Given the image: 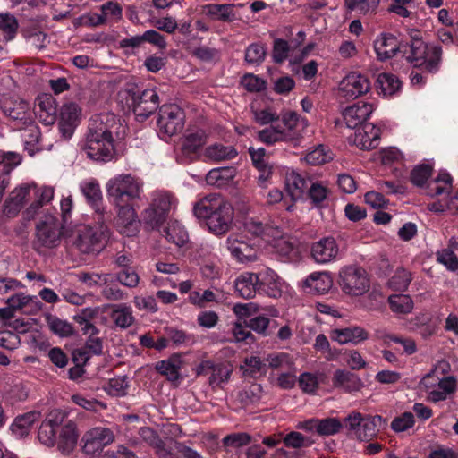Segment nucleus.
<instances>
[{
    "label": "nucleus",
    "mask_w": 458,
    "mask_h": 458,
    "mask_svg": "<svg viewBox=\"0 0 458 458\" xmlns=\"http://www.w3.org/2000/svg\"><path fill=\"white\" fill-rule=\"evenodd\" d=\"M141 192L142 183L131 174L115 176L106 183L107 199L117 208V226L120 233L128 237L139 231L134 205L140 199Z\"/></svg>",
    "instance_id": "f257e3e1"
},
{
    "label": "nucleus",
    "mask_w": 458,
    "mask_h": 458,
    "mask_svg": "<svg viewBox=\"0 0 458 458\" xmlns=\"http://www.w3.org/2000/svg\"><path fill=\"white\" fill-rule=\"evenodd\" d=\"M255 121L260 125H267L258 131L257 139L267 146L277 143H290L293 146L299 144L301 133L297 129L300 115L294 111H287L280 115L270 109L256 111Z\"/></svg>",
    "instance_id": "f03ea898"
},
{
    "label": "nucleus",
    "mask_w": 458,
    "mask_h": 458,
    "mask_svg": "<svg viewBox=\"0 0 458 458\" xmlns=\"http://www.w3.org/2000/svg\"><path fill=\"white\" fill-rule=\"evenodd\" d=\"M108 122V114H98L89 121L82 149L92 160L106 163L114 155V139Z\"/></svg>",
    "instance_id": "7ed1b4c3"
},
{
    "label": "nucleus",
    "mask_w": 458,
    "mask_h": 458,
    "mask_svg": "<svg viewBox=\"0 0 458 458\" xmlns=\"http://www.w3.org/2000/svg\"><path fill=\"white\" fill-rule=\"evenodd\" d=\"M193 213L216 235L228 232L233 217V208L222 199L213 196L205 197L197 202Z\"/></svg>",
    "instance_id": "20e7f679"
},
{
    "label": "nucleus",
    "mask_w": 458,
    "mask_h": 458,
    "mask_svg": "<svg viewBox=\"0 0 458 458\" xmlns=\"http://www.w3.org/2000/svg\"><path fill=\"white\" fill-rule=\"evenodd\" d=\"M93 219L96 224L94 226H84L78 231L74 244L81 253H99L110 237L111 233L106 225L110 216L98 214Z\"/></svg>",
    "instance_id": "39448f33"
},
{
    "label": "nucleus",
    "mask_w": 458,
    "mask_h": 458,
    "mask_svg": "<svg viewBox=\"0 0 458 458\" xmlns=\"http://www.w3.org/2000/svg\"><path fill=\"white\" fill-rule=\"evenodd\" d=\"M126 105L132 109L139 122L147 120L159 106V97L155 88L140 89L128 86L124 90Z\"/></svg>",
    "instance_id": "423d86ee"
},
{
    "label": "nucleus",
    "mask_w": 458,
    "mask_h": 458,
    "mask_svg": "<svg viewBox=\"0 0 458 458\" xmlns=\"http://www.w3.org/2000/svg\"><path fill=\"white\" fill-rule=\"evenodd\" d=\"M63 225L57 217V212H47L36 226V239L33 248L39 250L41 248H54L61 241Z\"/></svg>",
    "instance_id": "0eeeda50"
},
{
    "label": "nucleus",
    "mask_w": 458,
    "mask_h": 458,
    "mask_svg": "<svg viewBox=\"0 0 458 458\" xmlns=\"http://www.w3.org/2000/svg\"><path fill=\"white\" fill-rule=\"evenodd\" d=\"M233 312L238 318H244L246 327L263 336L271 335L278 327L276 319L264 314H256L257 306L252 302L234 305Z\"/></svg>",
    "instance_id": "6e6552de"
},
{
    "label": "nucleus",
    "mask_w": 458,
    "mask_h": 458,
    "mask_svg": "<svg viewBox=\"0 0 458 458\" xmlns=\"http://www.w3.org/2000/svg\"><path fill=\"white\" fill-rule=\"evenodd\" d=\"M344 421L347 423L349 431L352 432L359 441L369 442L377 435L382 417L352 412L344 419Z\"/></svg>",
    "instance_id": "1a4fd4ad"
},
{
    "label": "nucleus",
    "mask_w": 458,
    "mask_h": 458,
    "mask_svg": "<svg viewBox=\"0 0 458 458\" xmlns=\"http://www.w3.org/2000/svg\"><path fill=\"white\" fill-rule=\"evenodd\" d=\"M339 284L346 294L360 296L369 289L367 271L355 265L347 266L339 272Z\"/></svg>",
    "instance_id": "9d476101"
},
{
    "label": "nucleus",
    "mask_w": 458,
    "mask_h": 458,
    "mask_svg": "<svg viewBox=\"0 0 458 458\" xmlns=\"http://www.w3.org/2000/svg\"><path fill=\"white\" fill-rule=\"evenodd\" d=\"M184 112L175 104H165L159 107L157 125L162 138H170L182 131L184 126Z\"/></svg>",
    "instance_id": "9b49d317"
},
{
    "label": "nucleus",
    "mask_w": 458,
    "mask_h": 458,
    "mask_svg": "<svg viewBox=\"0 0 458 458\" xmlns=\"http://www.w3.org/2000/svg\"><path fill=\"white\" fill-rule=\"evenodd\" d=\"M310 253L314 262L325 265L337 259L339 246L334 237L327 236L312 242Z\"/></svg>",
    "instance_id": "f8f14e48"
},
{
    "label": "nucleus",
    "mask_w": 458,
    "mask_h": 458,
    "mask_svg": "<svg viewBox=\"0 0 458 458\" xmlns=\"http://www.w3.org/2000/svg\"><path fill=\"white\" fill-rule=\"evenodd\" d=\"M371 88L368 76L360 72H351L340 82L339 89L343 97L355 99L367 94Z\"/></svg>",
    "instance_id": "ddd939ff"
},
{
    "label": "nucleus",
    "mask_w": 458,
    "mask_h": 458,
    "mask_svg": "<svg viewBox=\"0 0 458 458\" xmlns=\"http://www.w3.org/2000/svg\"><path fill=\"white\" fill-rule=\"evenodd\" d=\"M81 108L73 102L65 103L62 106L59 114L58 128L62 137L69 140L74 133L80 123Z\"/></svg>",
    "instance_id": "4468645a"
},
{
    "label": "nucleus",
    "mask_w": 458,
    "mask_h": 458,
    "mask_svg": "<svg viewBox=\"0 0 458 458\" xmlns=\"http://www.w3.org/2000/svg\"><path fill=\"white\" fill-rule=\"evenodd\" d=\"M259 293L271 298H278L282 294L281 279L277 274L269 267H262L255 273Z\"/></svg>",
    "instance_id": "2eb2a0df"
},
{
    "label": "nucleus",
    "mask_w": 458,
    "mask_h": 458,
    "mask_svg": "<svg viewBox=\"0 0 458 458\" xmlns=\"http://www.w3.org/2000/svg\"><path fill=\"white\" fill-rule=\"evenodd\" d=\"M373 112V106L367 102L359 101L347 106L343 112L345 124L350 129H356L367 123V119Z\"/></svg>",
    "instance_id": "dca6fc26"
},
{
    "label": "nucleus",
    "mask_w": 458,
    "mask_h": 458,
    "mask_svg": "<svg viewBox=\"0 0 458 458\" xmlns=\"http://www.w3.org/2000/svg\"><path fill=\"white\" fill-rule=\"evenodd\" d=\"M373 47L378 61L386 62L393 58L400 51L397 37L392 33H380L374 40Z\"/></svg>",
    "instance_id": "f3484780"
},
{
    "label": "nucleus",
    "mask_w": 458,
    "mask_h": 458,
    "mask_svg": "<svg viewBox=\"0 0 458 458\" xmlns=\"http://www.w3.org/2000/svg\"><path fill=\"white\" fill-rule=\"evenodd\" d=\"M354 144L360 149H373L378 146L380 129L373 123H364L355 129Z\"/></svg>",
    "instance_id": "a211bd4d"
},
{
    "label": "nucleus",
    "mask_w": 458,
    "mask_h": 458,
    "mask_svg": "<svg viewBox=\"0 0 458 458\" xmlns=\"http://www.w3.org/2000/svg\"><path fill=\"white\" fill-rule=\"evenodd\" d=\"M80 190L85 197L87 203L94 209V216L105 214L102 207L103 198L100 185L94 178L84 180L80 183Z\"/></svg>",
    "instance_id": "6ab92c4d"
},
{
    "label": "nucleus",
    "mask_w": 458,
    "mask_h": 458,
    "mask_svg": "<svg viewBox=\"0 0 458 458\" xmlns=\"http://www.w3.org/2000/svg\"><path fill=\"white\" fill-rule=\"evenodd\" d=\"M41 418V413L38 411H30L14 418L10 425V431L16 438L21 439L27 437L34 424Z\"/></svg>",
    "instance_id": "aec40b11"
},
{
    "label": "nucleus",
    "mask_w": 458,
    "mask_h": 458,
    "mask_svg": "<svg viewBox=\"0 0 458 458\" xmlns=\"http://www.w3.org/2000/svg\"><path fill=\"white\" fill-rule=\"evenodd\" d=\"M236 5L233 4H207L203 13L212 21L231 23L237 19Z\"/></svg>",
    "instance_id": "412c9836"
},
{
    "label": "nucleus",
    "mask_w": 458,
    "mask_h": 458,
    "mask_svg": "<svg viewBox=\"0 0 458 458\" xmlns=\"http://www.w3.org/2000/svg\"><path fill=\"white\" fill-rule=\"evenodd\" d=\"M4 113L15 123V126L21 128L33 123V115L30 109L29 103L20 101L19 103H11L4 106Z\"/></svg>",
    "instance_id": "4be33fe9"
},
{
    "label": "nucleus",
    "mask_w": 458,
    "mask_h": 458,
    "mask_svg": "<svg viewBox=\"0 0 458 458\" xmlns=\"http://www.w3.org/2000/svg\"><path fill=\"white\" fill-rule=\"evenodd\" d=\"M30 192V187L29 185L16 187L4 204V215L9 218L15 217L23 208Z\"/></svg>",
    "instance_id": "5701e85b"
},
{
    "label": "nucleus",
    "mask_w": 458,
    "mask_h": 458,
    "mask_svg": "<svg viewBox=\"0 0 458 458\" xmlns=\"http://www.w3.org/2000/svg\"><path fill=\"white\" fill-rule=\"evenodd\" d=\"M227 248L231 255L242 263L252 261L257 256V250L253 244L245 242L242 238L229 237L227 239Z\"/></svg>",
    "instance_id": "b1692460"
},
{
    "label": "nucleus",
    "mask_w": 458,
    "mask_h": 458,
    "mask_svg": "<svg viewBox=\"0 0 458 458\" xmlns=\"http://www.w3.org/2000/svg\"><path fill=\"white\" fill-rule=\"evenodd\" d=\"M333 386L345 393L358 392L363 383L358 375L344 369H336L332 378Z\"/></svg>",
    "instance_id": "393cba45"
},
{
    "label": "nucleus",
    "mask_w": 458,
    "mask_h": 458,
    "mask_svg": "<svg viewBox=\"0 0 458 458\" xmlns=\"http://www.w3.org/2000/svg\"><path fill=\"white\" fill-rule=\"evenodd\" d=\"M58 433L56 442L58 449L63 454L72 453L77 445L79 437L76 424L70 420L60 427Z\"/></svg>",
    "instance_id": "a878e982"
},
{
    "label": "nucleus",
    "mask_w": 458,
    "mask_h": 458,
    "mask_svg": "<svg viewBox=\"0 0 458 458\" xmlns=\"http://www.w3.org/2000/svg\"><path fill=\"white\" fill-rule=\"evenodd\" d=\"M60 421L57 416L54 417V415L50 413L48 417L42 421L38 428V440L47 446H54L57 442Z\"/></svg>",
    "instance_id": "bb28decb"
},
{
    "label": "nucleus",
    "mask_w": 458,
    "mask_h": 458,
    "mask_svg": "<svg viewBox=\"0 0 458 458\" xmlns=\"http://www.w3.org/2000/svg\"><path fill=\"white\" fill-rule=\"evenodd\" d=\"M375 88L379 96L391 98L399 93L402 82L396 75L382 72L378 74L375 81Z\"/></svg>",
    "instance_id": "cd10ccee"
},
{
    "label": "nucleus",
    "mask_w": 458,
    "mask_h": 458,
    "mask_svg": "<svg viewBox=\"0 0 458 458\" xmlns=\"http://www.w3.org/2000/svg\"><path fill=\"white\" fill-rule=\"evenodd\" d=\"M255 273H242L234 281L235 293L243 299L253 298L259 293Z\"/></svg>",
    "instance_id": "c85d7f7f"
},
{
    "label": "nucleus",
    "mask_w": 458,
    "mask_h": 458,
    "mask_svg": "<svg viewBox=\"0 0 458 458\" xmlns=\"http://www.w3.org/2000/svg\"><path fill=\"white\" fill-rule=\"evenodd\" d=\"M369 337V333L360 327H348L332 331L331 339L341 344L346 343L359 344Z\"/></svg>",
    "instance_id": "c756f323"
},
{
    "label": "nucleus",
    "mask_w": 458,
    "mask_h": 458,
    "mask_svg": "<svg viewBox=\"0 0 458 458\" xmlns=\"http://www.w3.org/2000/svg\"><path fill=\"white\" fill-rule=\"evenodd\" d=\"M238 155L233 146H225L221 143H214L205 148L203 157L205 160L212 162H223L234 158Z\"/></svg>",
    "instance_id": "7c9ffc66"
},
{
    "label": "nucleus",
    "mask_w": 458,
    "mask_h": 458,
    "mask_svg": "<svg viewBox=\"0 0 458 458\" xmlns=\"http://www.w3.org/2000/svg\"><path fill=\"white\" fill-rule=\"evenodd\" d=\"M304 284L310 292L325 294L332 287L333 279L328 272H315L308 276Z\"/></svg>",
    "instance_id": "2f4dec72"
},
{
    "label": "nucleus",
    "mask_w": 458,
    "mask_h": 458,
    "mask_svg": "<svg viewBox=\"0 0 458 458\" xmlns=\"http://www.w3.org/2000/svg\"><path fill=\"white\" fill-rule=\"evenodd\" d=\"M206 134L203 131H196L187 134L182 144V154L189 160H192L200 148L205 144Z\"/></svg>",
    "instance_id": "473e14b6"
},
{
    "label": "nucleus",
    "mask_w": 458,
    "mask_h": 458,
    "mask_svg": "<svg viewBox=\"0 0 458 458\" xmlns=\"http://www.w3.org/2000/svg\"><path fill=\"white\" fill-rule=\"evenodd\" d=\"M266 149L264 148H250L249 154L250 156L254 167L259 171L258 179L260 182H267L272 174V166L266 159Z\"/></svg>",
    "instance_id": "72a5a7b5"
},
{
    "label": "nucleus",
    "mask_w": 458,
    "mask_h": 458,
    "mask_svg": "<svg viewBox=\"0 0 458 458\" xmlns=\"http://www.w3.org/2000/svg\"><path fill=\"white\" fill-rule=\"evenodd\" d=\"M442 60V47L440 45L429 44L428 51H427V55L424 60L421 61L420 69L422 72H427L428 73H437L441 68Z\"/></svg>",
    "instance_id": "f704fd0d"
},
{
    "label": "nucleus",
    "mask_w": 458,
    "mask_h": 458,
    "mask_svg": "<svg viewBox=\"0 0 458 458\" xmlns=\"http://www.w3.org/2000/svg\"><path fill=\"white\" fill-rule=\"evenodd\" d=\"M310 183V181L294 172L287 174L285 180L287 192L293 200L301 199Z\"/></svg>",
    "instance_id": "c9c22d12"
},
{
    "label": "nucleus",
    "mask_w": 458,
    "mask_h": 458,
    "mask_svg": "<svg viewBox=\"0 0 458 458\" xmlns=\"http://www.w3.org/2000/svg\"><path fill=\"white\" fill-rule=\"evenodd\" d=\"M38 106L40 117L47 124H52L57 117L58 106L55 98L49 94H43L38 98Z\"/></svg>",
    "instance_id": "e433bc0d"
},
{
    "label": "nucleus",
    "mask_w": 458,
    "mask_h": 458,
    "mask_svg": "<svg viewBox=\"0 0 458 458\" xmlns=\"http://www.w3.org/2000/svg\"><path fill=\"white\" fill-rule=\"evenodd\" d=\"M166 240L177 247H182L189 242V234L185 227L177 220L169 221L165 229Z\"/></svg>",
    "instance_id": "4c0bfd02"
},
{
    "label": "nucleus",
    "mask_w": 458,
    "mask_h": 458,
    "mask_svg": "<svg viewBox=\"0 0 458 458\" xmlns=\"http://www.w3.org/2000/svg\"><path fill=\"white\" fill-rule=\"evenodd\" d=\"M344 3L349 12L370 17L377 13L380 0H344Z\"/></svg>",
    "instance_id": "58836bf2"
},
{
    "label": "nucleus",
    "mask_w": 458,
    "mask_h": 458,
    "mask_svg": "<svg viewBox=\"0 0 458 458\" xmlns=\"http://www.w3.org/2000/svg\"><path fill=\"white\" fill-rule=\"evenodd\" d=\"M155 369L171 382L177 381L180 378L181 361L178 356L174 355L168 360L158 361Z\"/></svg>",
    "instance_id": "ea45409f"
},
{
    "label": "nucleus",
    "mask_w": 458,
    "mask_h": 458,
    "mask_svg": "<svg viewBox=\"0 0 458 458\" xmlns=\"http://www.w3.org/2000/svg\"><path fill=\"white\" fill-rule=\"evenodd\" d=\"M233 372L232 367L225 362H215V366L208 377L209 386L215 389L216 387H222V384L226 383Z\"/></svg>",
    "instance_id": "a19ab883"
},
{
    "label": "nucleus",
    "mask_w": 458,
    "mask_h": 458,
    "mask_svg": "<svg viewBox=\"0 0 458 458\" xmlns=\"http://www.w3.org/2000/svg\"><path fill=\"white\" fill-rule=\"evenodd\" d=\"M412 280L411 273L404 267H397L394 275L389 278L387 285L395 292H404L408 289Z\"/></svg>",
    "instance_id": "79ce46f5"
},
{
    "label": "nucleus",
    "mask_w": 458,
    "mask_h": 458,
    "mask_svg": "<svg viewBox=\"0 0 458 458\" xmlns=\"http://www.w3.org/2000/svg\"><path fill=\"white\" fill-rule=\"evenodd\" d=\"M111 318L116 327L121 328L129 327L134 321L131 307L126 304L114 305L111 312Z\"/></svg>",
    "instance_id": "37998d69"
},
{
    "label": "nucleus",
    "mask_w": 458,
    "mask_h": 458,
    "mask_svg": "<svg viewBox=\"0 0 458 458\" xmlns=\"http://www.w3.org/2000/svg\"><path fill=\"white\" fill-rule=\"evenodd\" d=\"M429 44L425 43L422 39L412 38L410 44V50L407 55L409 63L412 64L415 68H420L421 61L424 60L428 51Z\"/></svg>",
    "instance_id": "c03bdc74"
},
{
    "label": "nucleus",
    "mask_w": 458,
    "mask_h": 458,
    "mask_svg": "<svg viewBox=\"0 0 458 458\" xmlns=\"http://www.w3.org/2000/svg\"><path fill=\"white\" fill-rule=\"evenodd\" d=\"M47 326L51 332L60 337H69L74 335L73 326L56 316L48 315L46 317Z\"/></svg>",
    "instance_id": "a18cd8bd"
},
{
    "label": "nucleus",
    "mask_w": 458,
    "mask_h": 458,
    "mask_svg": "<svg viewBox=\"0 0 458 458\" xmlns=\"http://www.w3.org/2000/svg\"><path fill=\"white\" fill-rule=\"evenodd\" d=\"M388 304L397 314H409L413 309V301L408 294H392L388 297Z\"/></svg>",
    "instance_id": "49530a36"
},
{
    "label": "nucleus",
    "mask_w": 458,
    "mask_h": 458,
    "mask_svg": "<svg viewBox=\"0 0 458 458\" xmlns=\"http://www.w3.org/2000/svg\"><path fill=\"white\" fill-rule=\"evenodd\" d=\"M252 442V436L247 432H236L226 435L222 439L223 447L226 452L229 448L239 449L243 446L250 445Z\"/></svg>",
    "instance_id": "de8ad7c7"
},
{
    "label": "nucleus",
    "mask_w": 458,
    "mask_h": 458,
    "mask_svg": "<svg viewBox=\"0 0 458 458\" xmlns=\"http://www.w3.org/2000/svg\"><path fill=\"white\" fill-rule=\"evenodd\" d=\"M283 443L287 448L301 449L311 446L315 440L310 437L304 436L301 432L291 431L284 436Z\"/></svg>",
    "instance_id": "09e8293b"
},
{
    "label": "nucleus",
    "mask_w": 458,
    "mask_h": 458,
    "mask_svg": "<svg viewBox=\"0 0 458 458\" xmlns=\"http://www.w3.org/2000/svg\"><path fill=\"white\" fill-rule=\"evenodd\" d=\"M343 423L338 418L327 417L319 419L318 424V435L321 437L334 436L341 431Z\"/></svg>",
    "instance_id": "8fccbe9b"
},
{
    "label": "nucleus",
    "mask_w": 458,
    "mask_h": 458,
    "mask_svg": "<svg viewBox=\"0 0 458 458\" xmlns=\"http://www.w3.org/2000/svg\"><path fill=\"white\" fill-rule=\"evenodd\" d=\"M267 51L263 44L252 43L245 50L244 61L252 65H260L266 58Z\"/></svg>",
    "instance_id": "3c124183"
},
{
    "label": "nucleus",
    "mask_w": 458,
    "mask_h": 458,
    "mask_svg": "<svg viewBox=\"0 0 458 458\" xmlns=\"http://www.w3.org/2000/svg\"><path fill=\"white\" fill-rule=\"evenodd\" d=\"M293 50L290 43L283 38H276L273 42L272 59L276 64H283Z\"/></svg>",
    "instance_id": "603ef678"
},
{
    "label": "nucleus",
    "mask_w": 458,
    "mask_h": 458,
    "mask_svg": "<svg viewBox=\"0 0 458 458\" xmlns=\"http://www.w3.org/2000/svg\"><path fill=\"white\" fill-rule=\"evenodd\" d=\"M241 85L250 93H259L267 89V81L261 77L250 72H247L242 76Z\"/></svg>",
    "instance_id": "864d4df0"
},
{
    "label": "nucleus",
    "mask_w": 458,
    "mask_h": 458,
    "mask_svg": "<svg viewBox=\"0 0 458 458\" xmlns=\"http://www.w3.org/2000/svg\"><path fill=\"white\" fill-rule=\"evenodd\" d=\"M175 199L168 192H157L150 204L152 208L157 209L161 214L168 216L171 208L174 206Z\"/></svg>",
    "instance_id": "5fc2aeb1"
},
{
    "label": "nucleus",
    "mask_w": 458,
    "mask_h": 458,
    "mask_svg": "<svg viewBox=\"0 0 458 458\" xmlns=\"http://www.w3.org/2000/svg\"><path fill=\"white\" fill-rule=\"evenodd\" d=\"M432 171L433 167L431 165L420 164L412 169L411 182L418 187H422L431 176Z\"/></svg>",
    "instance_id": "6e6d98bb"
},
{
    "label": "nucleus",
    "mask_w": 458,
    "mask_h": 458,
    "mask_svg": "<svg viewBox=\"0 0 458 458\" xmlns=\"http://www.w3.org/2000/svg\"><path fill=\"white\" fill-rule=\"evenodd\" d=\"M308 188V196L315 207H320L321 203L327 198L329 190L321 182H310Z\"/></svg>",
    "instance_id": "4d7b16f0"
},
{
    "label": "nucleus",
    "mask_w": 458,
    "mask_h": 458,
    "mask_svg": "<svg viewBox=\"0 0 458 458\" xmlns=\"http://www.w3.org/2000/svg\"><path fill=\"white\" fill-rule=\"evenodd\" d=\"M332 159L331 153L326 150L322 145L318 146L314 149L309 151L305 157V160L311 165H318L327 163Z\"/></svg>",
    "instance_id": "13d9d810"
},
{
    "label": "nucleus",
    "mask_w": 458,
    "mask_h": 458,
    "mask_svg": "<svg viewBox=\"0 0 458 458\" xmlns=\"http://www.w3.org/2000/svg\"><path fill=\"white\" fill-rule=\"evenodd\" d=\"M0 30L5 34L6 40H12L18 30V21L16 18L9 13L0 14Z\"/></svg>",
    "instance_id": "bf43d9fd"
},
{
    "label": "nucleus",
    "mask_w": 458,
    "mask_h": 458,
    "mask_svg": "<svg viewBox=\"0 0 458 458\" xmlns=\"http://www.w3.org/2000/svg\"><path fill=\"white\" fill-rule=\"evenodd\" d=\"M21 162V157L18 153L0 149V173H11Z\"/></svg>",
    "instance_id": "052dcab7"
},
{
    "label": "nucleus",
    "mask_w": 458,
    "mask_h": 458,
    "mask_svg": "<svg viewBox=\"0 0 458 458\" xmlns=\"http://www.w3.org/2000/svg\"><path fill=\"white\" fill-rule=\"evenodd\" d=\"M167 216L161 214L157 209L149 206L145 209L143 214V220L145 224L151 229L158 230L161 225L166 221Z\"/></svg>",
    "instance_id": "680f3d73"
},
{
    "label": "nucleus",
    "mask_w": 458,
    "mask_h": 458,
    "mask_svg": "<svg viewBox=\"0 0 458 458\" xmlns=\"http://www.w3.org/2000/svg\"><path fill=\"white\" fill-rule=\"evenodd\" d=\"M415 424L414 415L411 411H405L395 417L391 422V428L396 432H404L411 428Z\"/></svg>",
    "instance_id": "e2e57ef3"
},
{
    "label": "nucleus",
    "mask_w": 458,
    "mask_h": 458,
    "mask_svg": "<svg viewBox=\"0 0 458 458\" xmlns=\"http://www.w3.org/2000/svg\"><path fill=\"white\" fill-rule=\"evenodd\" d=\"M269 367L273 369H289L293 366L292 356L286 352H278L268 355L267 359Z\"/></svg>",
    "instance_id": "0e129e2a"
},
{
    "label": "nucleus",
    "mask_w": 458,
    "mask_h": 458,
    "mask_svg": "<svg viewBox=\"0 0 458 458\" xmlns=\"http://www.w3.org/2000/svg\"><path fill=\"white\" fill-rule=\"evenodd\" d=\"M165 333L167 335L169 342L173 343L175 347L187 345L191 343V337L183 330L177 329L173 327L165 328Z\"/></svg>",
    "instance_id": "69168bd1"
},
{
    "label": "nucleus",
    "mask_w": 458,
    "mask_h": 458,
    "mask_svg": "<svg viewBox=\"0 0 458 458\" xmlns=\"http://www.w3.org/2000/svg\"><path fill=\"white\" fill-rule=\"evenodd\" d=\"M129 383L125 376L116 377L108 381V394L114 396H124L127 394Z\"/></svg>",
    "instance_id": "338daca9"
},
{
    "label": "nucleus",
    "mask_w": 458,
    "mask_h": 458,
    "mask_svg": "<svg viewBox=\"0 0 458 458\" xmlns=\"http://www.w3.org/2000/svg\"><path fill=\"white\" fill-rule=\"evenodd\" d=\"M437 261L443 264L450 271H456L458 269V258L454 252L449 249H445L437 252Z\"/></svg>",
    "instance_id": "774afa93"
}]
</instances>
